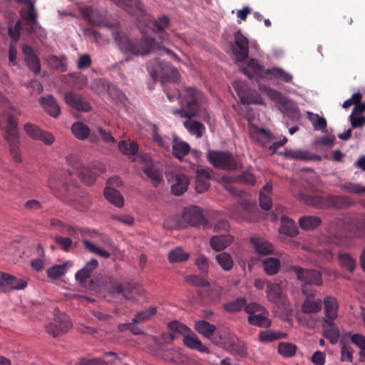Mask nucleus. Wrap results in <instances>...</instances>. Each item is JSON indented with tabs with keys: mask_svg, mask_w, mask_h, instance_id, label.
I'll return each mask as SVG.
<instances>
[{
	"mask_svg": "<svg viewBox=\"0 0 365 365\" xmlns=\"http://www.w3.org/2000/svg\"><path fill=\"white\" fill-rule=\"evenodd\" d=\"M176 96L180 98L182 108L180 109H173V114L179 115L182 118L188 120L183 122L184 127L187 131L196 138H201L205 132V125L198 121L192 120L191 118L197 117L205 123L210 122V115L204 105L207 99L204 94L195 87L187 86L180 91H178L174 95L167 93V97L173 101Z\"/></svg>",
	"mask_w": 365,
	"mask_h": 365,
	"instance_id": "1",
	"label": "nucleus"
},
{
	"mask_svg": "<svg viewBox=\"0 0 365 365\" xmlns=\"http://www.w3.org/2000/svg\"><path fill=\"white\" fill-rule=\"evenodd\" d=\"M81 12L85 19L91 24L110 29L117 46L124 53L144 56L155 48L154 41L150 38L145 40L129 38L123 31L119 29L118 23L111 21L104 12L91 7H84L81 9Z\"/></svg>",
	"mask_w": 365,
	"mask_h": 365,
	"instance_id": "2",
	"label": "nucleus"
},
{
	"mask_svg": "<svg viewBox=\"0 0 365 365\" xmlns=\"http://www.w3.org/2000/svg\"><path fill=\"white\" fill-rule=\"evenodd\" d=\"M71 170L68 169L65 173L62 185L65 192V195L71 200L79 201V195H76L78 188L73 182L71 176L76 174L81 179V180L88 185H92L96 179L98 173H103L106 170L105 166L100 164L94 166L91 163L84 164L82 161H70Z\"/></svg>",
	"mask_w": 365,
	"mask_h": 365,
	"instance_id": "3",
	"label": "nucleus"
},
{
	"mask_svg": "<svg viewBox=\"0 0 365 365\" xmlns=\"http://www.w3.org/2000/svg\"><path fill=\"white\" fill-rule=\"evenodd\" d=\"M3 104L4 111L0 115V127L4 130V137L9 144L11 153L16 154L19 145L16 115L19 113L7 100L3 99Z\"/></svg>",
	"mask_w": 365,
	"mask_h": 365,
	"instance_id": "4",
	"label": "nucleus"
},
{
	"mask_svg": "<svg viewBox=\"0 0 365 365\" xmlns=\"http://www.w3.org/2000/svg\"><path fill=\"white\" fill-rule=\"evenodd\" d=\"M151 28L153 31V32L157 35V38L159 41V42L156 41V40L153 38L145 36L142 38H138L139 40H145L146 38H150L154 41L155 48L152 49V51H150L154 52L157 51L161 49H163L167 53L170 54L173 58L176 60H179V58L178 56L174 53L173 51H171L169 49H165L163 47H162L160 43L163 44L166 43L169 41V36L165 30L169 27L170 24V19L168 16L162 15L160 17H158L157 19L153 20L151 21ZM149 53V52H148ZM148 54V53H147ZM146 55V53L145 54Z\"/></svg>",
	"mask_w": 365,
	"mask_h": 365,
	"instance_id": "5",
	"label": "nucleus"
},
{
	"mask_svg": "<svg viewBox=\"0 0 365 365\" xmlns=\"http://www.w3.org/2000/svg\"><path fill=\"white\" fill-rule=\"evenodd\" d=\"M98 266V260L93 258L75 274L76 280L86 292H97L99 289V284L98 282L91 278L93 271L95 270Z\"/></svg>",
	"mask_w": 365,
	"mask_h": 365,
	"instance_id": "6",
	"label": "nucleus"
},
{
	"mask_svg": "<svg viewBox=\"0 0 365 365\" xmlns=\"http://www.w3.org/2000/svg\"><path fill=\"white\" fill-rule=\"evenodd\" d=\"M109 293L113 297L122 295L123 299L133 300L140 294V287L138 284L128 282L121 283L114 277H109L108 282Z\"/></svg>",
	"mask_w": 365,
	"mask_h": 365,
	"instance_id": "7",
	"label": "nucleus"
},
{
	"mask_svg": "<svg viewBox=\"0 0 365 365\" xmlns=\"http://www.w3.org/2000/svg\"><path fill=\"white\" fill-rule=\"evenodd\" d=\"M155 68H151L150 65L148 66V70L152 78L155 81L161 79L164 83L166 81L176 82L179 78V73L177 68L171 66L169 63L160 62L158 60L155 61Z\"/></svg>",
	"mask_w": 365,
	"mask_h": 365,
	"instance_id": "8",
	"label": "nucleus"
},
{
	"mask_svg": "<svg viewBox=\"0 0 365 365\" xmlns=\"http://www.w3.org/2000/svg\"><path fill=\"white\" fill-rule=\"evenodd\" d=\"M287 272H293L297 279L304 284H322V274L319 270L303 268L298 265L287 266Z\"/></svg>",
	"mask_w": 365,
	"mask_h": 365,
	"instance_id": "9",
	"label": "nucleus"
},
{
	"mask_svg": "<svg viewBox=\"0 0 365 365\" xmlns=\"http://www.w3.org/2000/svg\"><path fill=\"white\" fill-rule=\"evenodd\" d=\"M71 327L72 323L69 317L56 309L53 322L48 324L46 329L53 337H57L67 332Z\"/></svg>",
	"mask_w": 365,
	"mask_h": 365,
	"instance_id": "10",
	"label": "nucleus"
},
{
	"mask_svg": "<svg viewBox=\"0 0 365 365\" xmlns=\"http://www.w3.org/2000/svg\"><path fill=\"white\" fill-rule=\"evenodd\" d=\"M234 38V42L230 43L232 53L236 61L242 62L249 55V40L240 30L235 32Z\"/></svg>",
	"mask_w": 365,
	"mask_h": 365,
	"instance_id": "11",
	"label": "nucleus"
},
{
	"mask_svg": "<svg viewBox=\"0 0 365 365\" xmlns=\"http://www.w3.org/2000/svg\"><path fill=\"white\" fill-rule=\"evenodd\" d=\"M182 219L185 222L192 227L200 225H205L207 223L201 209L195 205H192L184 209Z\"/></svg>",
	"mask_w": 365,
	"mask_h": 365,
	"instance_id": "12",
	"label": "nucleus"
},
{
	"mask_svg": "<svg viewBox=\"0 0 365 365\" xmlns=\"http://www.w3.org/2000/svg\"><path fill=\"white\" fill-rule=\"evenodd\" d=\"M266 293L269 302L275 304L278 307H284L285 306L286 297L279 283L268 282Z\"/></svg>",
	"mask_w": 365,
	"mask_h": 365,
	"instance_id": "13",
	"label": "nucleus"
},
{
	"mask_svg": "<svg viewBox=\"0 0 365 365\" xmlns=\"http://www.w3.org/2000/svg\"><path fill=\"white\" fill-rule=\"evenodd\" d=\"M22 53L24 56L25 63L29 69L35 75L39 74L41 70V61L33 48L29 45H24L22 47Z\"/></svg>",
	"mask_w": 365,
	"mask_h": 365,
	"instance_id": "14",
	"label": "nucleus"
},
{
	"mask_svg": "<svg viewBox=\"0 0 365 365\" xmlns=\"http://www.w3.org/2000/svg\"><path fill=\"white\" fill-rule=\"evenodd\" d=\"M26 134L34 140L43 141L46 145H51L54 141V136L51 133L44 131L38 126L31 123H26L24 125Z\"/></svg>",
	"mask_w": 365,
	"mask_h": 365,
	"instance_id": "15",
	"label": "nucleus"
},
{
	"mask_svg": "<svg viewBox=\"0 0 365 365\" xmlns=\"http://www.w3.org/2000/svg\"><path fill=\"white\" fill-rule=\"evenodd\" d=\"M6 287L11 289H24L27 287V282L23 279H19L10 274L1 272L0 274V291L5 292Z\"/></svg>",
	"mask_w": 365,
	"mask_h": 365,
	"instance_id": "16",
	"label": "nucleus"
},
{
	"mask_svg": "<svg viewBox=\"0 0 365 365\" xmlns=\"http://www.w3.org/2000/svg\"><path fill=\"white\" fill-rule=\"evenodd\" d=\"M66 103L78 111L88 112L91 109L90 103L81 95L75 92H68L65 95Z\"/></svg>",
	"mask_w": 365,
	"mask_h": 365,
	"instance_id": "17",
	"label": "nucleus"
},
{
	"mask_svg": "<svg viewBox=\"0 0 365 365\" xmlns=\"http://www.w3.org/2000/svg\"><path fill=\"white\" fill-rule=\"evenodd\" d=\"M242 72L250 78H253L255 76L257 78H267V69H264V66L255 58L248 59L247 67L242 68Z\"/></svg>",
	"mask_w": 365,
	"mask_h": 365,
	"instance_id": "18",
	"label": "nucleus"
},
{
	"mask_svg": "<svg viewBox=\"0 0 365 365\" xmlns=\"http://www.w3.org/2000/svg\"><path fill=\"white\" fill-rule=\"evenodd\" d=\"M195 189L197 193H203L210 186L209 180L211 178L210 170L206 169L197 170L195 173Z\"/></svg>",
	"mask_w": 365,
	"mask_h": 365,
	"instance_id": "19",
	"label": "nucleus"
},
{
	"mask_svg": "<svg viewBox=\"0 0 365 365\" xmlns=\"http://www.w3.org/2000/svg\"><path fill=\"white\" fill-rule=\"evenodd\" d=\"M324 324H322V331L324 336L328 339L331 344H335L338 342L340 337V331L336 325L328 319H322Z\"/></svg>",
	"mask_w": 365,
	"mask_h": 365,
	"instance_id": "20",
	"label": "nucleus"
},
{
	"mask_svg": "<svg viewBox=\"0 0 365 365\" xmlns=\"http://www.w3.org/2000/svg\"><path fill=\"white\" fill-rule=\"evenodd\" d=\"M21 16L26 23L30 28L31 33H36V29L38 24L37 21L38 14L36 11L34 4H31L30 6L27 7V10L23 9L21 11Z\"/></svg>",
	"mask_w": 365,
	"mask_h": 365,
	"instance_id": "21",
	"label": "nucleus"
},
{
	"mask_svg": "<svg viewBox=\"0 0 365 365\" xmlns=\"http://www.w3.org/2000/svg\"><path fill=\"white\" fill-rule=\"evenodd\" d=\"M233 240L230 235H214L210 240V245L214 251L220 252L226 249Z\"/></svg>",
	"mask_w": 365,
	"mask_h": 365,
	"instance_id": "22",
	"label": "nucleus"
},
{
	"mask_svg": "<svg viewBox=\"0 0 365 365\" xmlns=\"http://www.w3.org/2000/svg\"><path fill=\"white\" fill-rule=\"evenodd\" d=\"M142 170L151 180L155 187H157L163 181V171L157 168L154 165L145 163Z\"/></svg>",
	"mask_w": 365,
	"mask_h": 365,
	"instance_id": "23",
	"label": "nucleus"
},
{
	"mask_svg": "<svg viewBox=\"0 0 365 365\" xmlns=\"http://www.w3.org/2000/svg\"><path fill=\"white\" fill-rule=\"evenodd\" d=\"M351 201L347 197L329 195L325 196V208L339 210L349 205Z\"/></svg>",
	"mask_w": 365,
	"mask_h": 365,
	"instance_id": "24",
	"label": "nucleus"
},
{
	"mask_svg": "<svg viewBox=\"0 0 365 365\" xmlns=\"http://www.w3.org/2000/svg\"><path fill=\"white\" fill-rule=\"evenodd\" d=\"M39 103L44 110L51 116L56 118L60 114V107L52 96L41 97Z\"/></svg>",
	"mask_w": 365,
	"mask_h": 365,
	"instance_id": "25",
	"label": "nucleus"
},
{
	"mask_svg": "<svg viewBox=\"0 0 365 365\" xmlns=\"http://www.w3.org/2000/svg\"><path fill=\"white\" fill-rule=\"evenodd\" d=\"M284 114L291 120H297L300 118V111L297 104L288 99H282L280 104Z\"/></svg>",
	"mask_w": 365,
	"mask_h": 365,
	"instance_id": "26",
	"label": "nucleus"
},
{
	"mask_svg": "<svg viewBox=\"0 0 365 365\" xmlns=\"http://www.w3.org/2000/svg\"><path fill=\"white\" fill-rule=\"evenodd\" d=\"M250 242L252 243L255 252L259 255H267L272 254L274 252L273 245L264 239L252 237L250 239Z\"/></svg>",
	"mask_w": 365,
	"mask_h": 365,
	"instance_id": "27",
	"label": "nucleus"
},
{
	"mask_svg": "<svg viewBox=\"0 0 365 365\" xmlns=\"http://www.w3.org/2000/svg\"><path fill=\"white\" fill-rule=\"evenodd\" d=\"M267 79L277 80L284 83H291L292 81V75L285 71L283 68L279 67H272L267 69Z\"/></svg>",
	"mask_w": 365,
	"mask_h": 365,
	"instance_id": "28",
	"label": "nucleus"
},
{
	"mask_svg": "<svg viewBox=\"0 0 365 365\" xmlns=\"http://www.w3.org/2000/svg\"><path fill=\"white\" fill-rule=\"evenodd\" d=\"M118 150L127 156H133L138 154L139 145L137 142L131 140H121L118 143Z\"/></svg>",
	"mask_w": 365,
	"mask_h": 365,
	"instance_id": "29",
	"label": "nucleus"
},
{
	"mask_svg": "<svg viewBox=\"0 0 365 365\" xmlns=\"http://www.w3.org/2000/svg\"><path fill=\"white\" fill-rule=\"evenodd\" d=\"M279 232L287 236L294 237L299 233V231L293 220L287 216L282 215L281 217Z\"/></svg>",
	"mask_w": 365,
	"mask_h": 365,
	"instance_id": "30",
	"label": "nucleus"
},
{
	"mask_svg": "<svg viewBox=\"0 0 365 365\" xmlns=\"http://www.w3.org/2000/svg\"><path fill=\"white\" fill-rule=\"evenodd\" d=\"M191 151L190 145L177 138L173 139V155L175 158L182 160Z\"/></svg>",
	"mask_w": 365,
	"mask_h": 365,
	"instance_id": "31",
	"label": "nucleus"
},
{
	"mask_svg": "<svg viewBox=\"0 0 365 365\" xmlns=\"http://www.w3.org/2000/svg\"><path fill=\"white\" fill-rule=\"evenodd\" d=\"M183 342L190 349L197 350L200 352L210 353L208 348L202 344L195 333H192V335L184 336Z\"/></svg>",
	"mask_w": 365,
	"mask_h": 365,
	"instance_id": "32",
	"label": "nucleus"
},
{
	"mask_svg": "<svg viewBox=\"0 0 365 365\" xmlns=\"http://www.w3.org/2000/svg\"><path fill=\"white\" fill-rule=\"evenodd\" d=\"M300 200L305 204L318 209H325V196L311 195L305 193H299Z\"/></svg>",
	"mask_w": 365,
	"mask_h": 365,
	"instance_id": "33",
	"label": "nucleus"
},
{
	"mask_svg": "<svg viewBox=\"0 0 365 365\" xmlns=\"http://www.w3.org/2000/svg\"><path fill=\"white\" fill-rule=\"evenodd\" d=\"M104 196L108 202L117 207H122L124 205V198L123 195L115 188L110 187H106L104 190Z\"/></svg>",
	"mask_w": 365,
	"mask_h": 365,
	"instance_id": "34",
	"label": "nucleus"
},
{
	"mask_svg": "<svg viewBox=\"0 0 365 365\" xmlns=\"http://www.w3.org/2000/svg\"><path fill=\"white\" fill-rule=\"evenodd\" d=\"M194 327L196 331L208 339H211L216 331V327L205 320L196 321Z\"/></svg>",
	"mask_w": 365,
	"mask_h": 365,
	"instance_id": "35",
	"label": "nucleus"
},
{
	"mask_svg": "<svg viewBox=\"0 0 365 365\" xmlns=\"http://www.w3.org/2000/svg\"><path fill=\"white\" fill-rule=\"evenodd\" d=\"M226 349L230 350L231 352L237 354L241 357H246L247 356V348L245 344L240 341L237 336L232 335L230 340Z\"/></svg>",
	"mask_w": 365,
	"mask_h": 365,
	"instance_id": "36",
	"label": "nucleus"
},
{
	"mask_svg": "<svg viewBox=\"0 0 365 365\" xmlns=\"http://www.w3.org/2000/svg\"><path fill=\"white\" fill-rule=\"evenodd\" d=\"M325 319L334 320L337 317L338 304L333 297H326L324 299Z\"/></svg>",
	"mask_w": 365,
	"mask_h": 365,
	"instance_id": "37",
	"label": "nucleus"
},
{
	"mask_svg": "<svg viewBox=\"0 0 365 365\" xmlns=\"http://www.w3.org/2000/svg\"><path fill=\"white\" fill-rule=\"evenodd\" d=\"M279 155H282V153L280 152ZM283 155L287 158L294 160H321L319 156H312L310 153L301 150H286Z\"/></svg>",
	"mask_w": 365,
	"mask_h": 365,
	"instance_id": "38",
	"label": "nucleus"
},
{
	"mask_svg": "<svg viewBox=\"0 0 365 365\" xmlns=\"http://www.w3.org/2000/svg\"><path fill=\"white\" fill-rule=\"evenodd\" d=\"M175 182L171 186V191L173 195L180 196L182 195L189 185V178L184 175H178Z\"/></svg>",
	"mask_w": 365,
	"mask_h": 365,
	"instance_id": "39",
	"label": "nucleus"
},
{
	"mask_svg": "<svg viewBox=\"0 0 365 365\" xmlns=\"http://www.w3.org/2000/svg\"><path fill=\"white\" fill-rule=\"evenodd\" d=\"M71 130L73 135L78 140H86L90 135V128L88 126L80 121L73 123Z\"/></svg>",
	"mask_w": 365,
	"mask_h": 365,
	"instance_id": "40",
	"label": "nucleus"
},
{
	"mask_svg": "<svg viewBox=\"0 0 365 365\" xmlns=\"http://www.w3.org/2000/svg\"><path fill=\"white\" fill-rule=\"evenodd\" d=\"M265 314H267V311L266 312H260L255 314L249 315L248 322L252 325L268 328L271 325V320L266 317Z\"/></svg>",
	"mask_w": 365,
	"mask_h": 365,
	"instance_id": "41",
	"label": "nucleus"
},
{
	"mask_svg": "<svg viewBox=\"0 0 365 365\" xmlns=\"http://www.w3.org/2000/svg\"><path fill=\"white\" fill-rule=\"evenodd\" d=\"M337 259L341 267L346 269L349 272L354 271L356 262L349 253L339 252Z\"/></svg>",
	"mask_w": 365,
	"mask_h": 365,
	"instance_id": "42",
	"label": "nucleus"
},
{
	"mask_svg": "<svg viewBox=\"0 0 365 365\" xmlns=\"http://www.w3.org/2000/svg\"><path fill=\"white\" fill-rule=\"evenodd\" d=\"M118 6L123 8L129 13H133L134 9L142 11L143 5L140 0H111Z\"/></svg>",
	"mask_w": 365,
	"mask_h": 365,
	"instance_id": "43",
	"label": "nucleus"
},
{
	"mask_svg": "<svg viewBox=\"0 0 365 365\" xmlns=\"http://www.w3.org/2000/svg\"><path fill=\"white\" fill-rule=\"evenodd\" d=\"M322 223V220L316 216H304L299 220L300 227L305 230H313Z\"/></svg>",
	"mask_w": 365,
	"mask_h": 365,
	"instance_id": "44",
	"label": "nucleus"
},
{
	"mask_svg": "<svg viewBox=\"0 0 365 365\" xmlns=\"http://www.w3.org/2000/svg\"><path fill=\"white\" fill-rule=\"evenodd\" d=\"M190 254L184 252L180 247L170 250L168 253V260L170 263L184 262L189 259Z\"/></svg>",
	"mask_w": 365,
	"mask_h": 365,
	"instance_id": "45",
	"label": "nucleus"
},
{
	"mask_svg": "<svg viewBox=\"0 0 365 365\" xmlns=\"http://www.w3.org/2000/svg\"><path fill=\"white\" fill-rule=\"evenodd\" d=\"M210 163L217 170L240 171L242 168L237 161H210Z\"/></svg>",
	"mask_w": 365,
	"mask_h": 365,
	"instance_id": "46",
	"label": "nucleus"
},
{
	"mask_svg": "<svg viewBox=\"0 0 365 365\" xmlns=\"http://www.w3.org/2000/svg\"><path fill=\"white\" fill-rule=\"evenodd\" d=\"M265 273L269 275L277 274L280 268V261L277 258L267 257L263 261Z\"/></svg>",
	"mask_w": 365,
	"mask_h": 365,
	"instance_id": "47",
	"label": "nucleus"
},
{
	"mask_svg": "<svg viewBox=\"0 0 365 365\" xmlns=\"http://www.w3.org/2000/svg\"><path fill=\"white\" fill-rule=\"evenodd\" d=\"M322 301L320 299L314 301L307 297L304 301L302 310L304 313L311 314L318 312L322 309Z\"/></svg>",
	"mask_w": 365,
	"mask_h": 365,
	"instance_id": "48",
	"label": "nucleus"
},
{
	"mask_svg": "<svg viewBox=\"0 0 365 365\" xmlns=\"http://www.w3.org/2000/svg\"><path fill=\"white\" fill-rule=\"evenodd\" d=\"M157 312V309L155 307H149L147 309L138 312L133 319V323H142L145 321L148 320Z\"/></svg>",
	"mask_w": 365,
	"mask_h": 365,
	"instance_id": "49",
	"label": "nucleus"
},
{
	"mask_svg": "<svg viewBox=\"0 0 365 365\" xmlns=\"http://www.w3.org/2000/svg\"><path fill=\"white\" fill-rule=\"evenodd\" d=\"M287 336L285 333L269 329L261 331L259 334V339L262 341H272L277 339H284Z\"/></svg>",
	"mask_w": 365,
	"mask_h": 365,
	"instance_id": "50",
	"label": "nucleus"
},
{
	"mask_svg": "<svg viewBox=\"0 0 365 365\" xmlns=\"http://www.w3.org/2000/svg\"><path fill=\"white\" fill-rule=\"evenodd\" d=\"M232 86L242 104L247 105L252 103L250 98L246 95V88L242 81H236L233 82Z\"/></svg>",
	"mask_w": 365,
	"mask_h": 365,
	"instance_id": "51",
	"label": "nucleus"
},
{
	"mask_svg": "<svg viewBox=\"0 0 365 365\" xmlns=\"http://www.w3.org/2000/svg\"><path fill=\"white\" fill-rule=\"evenodd\" d=\"M217 263L225 271L230 270L234 264L231 255L227 252H222L215 257Z\"/></svg>",
	"mask_w": 365,
	"mask_h": 365,
	"instance_id": "52",
	"label": "nucleus"
},
{
	"mask_svg": "<svg viewBox=\"0 0 365 365\" xmlns=\"http://www.w3.org/2000/svg\"><path fill=\"white\" fill-rule=\"evenodd\" d=\"M278 352L284 357L289 358L296 354L297 346L289 342H280L278 344Z\"/></svg>",
	"mask_w": 365,
	"mask_h": 365,
	"instance_id": "53",
	"label": "nucleus"
},
{
	"mask_svg": "<svg viewBox=\"0 0 365 365\" xmlns=\"http://www.w3.org/2000/svg\"><path fill=\"white\" fill-rule=\"evenodd\" d=\"M69 264V262H66L62 264L53 265L48 268L47 270L48 277L53 279H56L63 276L66 273V267Z\"/></svg>",
	"mask_w": 365,
	"mask_h": 365,
	"instance_id": "54",
	"label": "nucleus"
},
{
	"mask_svg": "<svg viewBox=\"0 0 365 365\" xmlns=\"http://www.w3.org/2000/svg\"><path fill=\"white\" fill-rule=\"evenodd\" d=\"M168 328L170 331L176 333L178 336H185L191 332V329L189 327L176 320L170 322L168 324Z\"/></svg>",
	"mask_w": 365,
	"mask_h": 365,
	"instance_id": "55",
	"label": "nucleus"
},
{
	"mask_svg": "<svg viewBox=\"0 0 365 365\" xmlns=\"http://www.w3.org/2000/svg\"><path fill=\"white\" fill-rule=\"evenodd\" d=\"M307 115L314 130H324L327 128V120L324 117H321L318 114H314L309 111L307 112Z\"/></svg>",
	"mask_w": 365,
	"mask_h": 365,
	"instance_id": "56",
	"label": "nucleus"
},
{
	"mask_svg": "<svg viewBox=\"0 0 365 365\" xmlns=\"http://www.w3.org/2000/svg\"><path fill=\"white\" fill-rule=\"evenodd\" d=\"M207 160H233L232 155L228 151L210 150L207 153Z\"/></svg>",
	"mask_w": 365,
	"mask_h": 365,
	"instance_id": "57",
	"label": "nucleus"
},
{
	"mask_svg": "<svg viewBox=\"0 0 365 365\" xmlns=\"http://www.w3.org/2000/svg\"><path fill=\"white\" fill-rule=\"evenodd\" d=\"M246 304V299L240 297L235 301L224 304V309L228 312H240Z\"/></svg>",
	"mask_w": 365,
	"mask_h": 365,
	"instance_id": "58",
	"label": "nucleus"
},
{
	"mask_svg": "<svg viewBox=\"0 0 365 365\" xmlns=\"http://www.w3.org/2000/svg\"><path fill=\"white\" fill-rule=\"evenodd\" d=\"M185 281L192 286L207 287L210 286V282L204 277L195 274L187 275Z\"/></svg>",
	"mask_w": 365,
	"mask_h": 365,
	"instance_id": "59",
	"label": "nucleus"
},
{
	"mask_svg": "<svg viewBox=\"0 0 365 365\" xmlns=\"http://www.w3.org/2000/svg\"><path fill=\"white\" fill-rule=\"evenodd\" d=\"M259 89L262 91H264L269 96V98L278 102L279 104H281V101H282V99L286 98V97L283 96L279 91L274 90L270 87L266 86H259Z\"/></svg>",
	"mask_w": 365,
	"mask_h": 365,
	"instance_id": "60",
	"label": "nucleus"
},
{
	"mask_svg": "<svg viewBox=\"0 0 365 365\" xmlns=\"http://www.w3.org/2000/svg\"><path fill=\"white\" fill-rule=\"evenodd\" d=\"M57 245H58L64 252H69L73 245V241L70 237H65L58 235L54 239Z\"/></svg>",
	"mask_w": 365,
	"mask_h": 365,
	"instance_id": "61",
	"label": "nucleus"
},
{
	"mask_svg": "<svg viewBox=\"0 0 365 365\" xmlns=\"http://www.w3.org/2000/svg\"><path fill=\"white\" fill-rule=\"evenodd\" d=\"M22 27V24L20 20H18L14 26H9L8 34L10 38L14 41L16 42L19 41L21 36V29Z\"/></svg>",
	"mask_w": 365,
	"mask_h": 365,
	"instance_id": "62",
	"label": "nucleus"
},
{
	"mask_svg": "<svg viewBox=\"0 0 365 365\" xmlns=\"http://www.w3.org/2000/svg\"><path fill=\"white\" fill-rule=\"evenodd\" d=\"M195 264L202 274H207L209 269V260L204 255H200L195 260Z\"/></svg>",
	"mask_w": 365,
	"mask_h": 365,
	"instance_id": "63",
	"label": "nucleus"
},
{
	"mask_svg": "<svg viewBox=\"0 0 365 365\" xmlns=\"http://www.w3.org/2000/svg\"><path fill=\"white\" fill-rule=\"evenodd\" d=\"M236 181L250 185H254L256 182V179L255 176L250 172H242L240 175L236 177Z\"/></svg>",
	"mask_w": 365,
	"mask_h": 365,
	"instance_id": "64",
	"label": "nucleus"
}]
</instances>
